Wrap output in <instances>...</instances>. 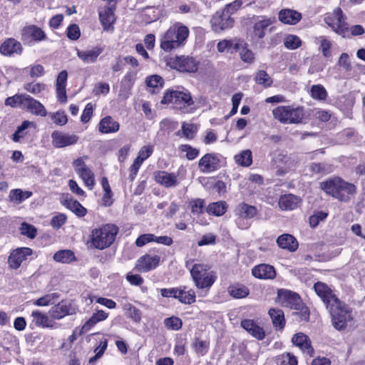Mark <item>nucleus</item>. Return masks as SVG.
<instances>
[{
  "instance_id": "63",
  "label": "nucleus",
  "mask_w": 365,
  "mask_h": 365,
  "mask_svg": "<svg viewBox=\"0 0 365 365\" xmlns=\"http://www.w3.org/2000/svg\"><path fill=\"white\" fill-rule=\"evenodd\" d=\"M0 53L5 56L12 57L22 53V47H0Z\"/></svg>"
},
{
  "instance_id": "43",
  "label": "nucleus",
  "mask_w": 365,
  "mask_h": 365,
  "mask_svg": "<svg viewBox=\"0 0 365 365\" xmlns=\"http://www.w3.org/2000/svg\"><path fill=\"white\" fill-rule=\"evenodd\" d=\"M226 203L222 201L210 203L206 208L207 212L215 215L221 216L226 212Z\"/></svg>"
},
{
  "instance_id": "50",
  "label": "nucleus",
  "mask_w": 365,
  "mask_h": 365,
  "mask_svg": "<svg viewBox=\"0 0 365 365\" xmlns=\"http://www.w3.org/2000/svg\"><path fill=\"white\" fill-rule=\"evenodd\" d=\"M181 303L185 304H191L195 302V294L192 289L185 291V289L180 288V294L178 299Z\"/></svg>"
},
{
  "instance_id": "59",
  "label": "nucleus",
  "mask_w": 365,
  "mask_h": 365,
  "mask_svg": "<svg viewBox=\"0 0 365 365\" xmlns=\"http://www.w3.org/2000/svg\"><path fill=\"white\" fill-rule=\"evenodd\" d=\"M26 69H29V75L32 78L42 77L45 73L44 68L41 64L31 65Z\"/></svg>"
},
{
  "instance_id": "9",
  "label": "nucleus",
  "mask_w": 365,
  "mask_h": 365,
  "mask_svg": "<svg viewBox=\"0 0 365 365\" xmlns=\"http://www.w3.org/2000/svg\"><path fill=\"white\" fill-rule=\"evenodd\" d=\"M161 103L172 104L175 108L182 110L192 105L193 101L190 93L187 91L170 90L165 93Z\"/></svg>"
},
{
  "instance_id": "38",
  "label": "nucleus",
  "mask_w": 365,
  "mask_h": 365,
  "mask_svg": "<svg viewBox=\"0 0 365 365\" xmlns=\"http://www.w3.org/2000/svg\"><path fill=\"white\" fill-rule=\"evenodd\" d=\"M235 163L242 167H249L252 163V153L249 149L241 151L234 156Z\"/></svg>"
},
{
  "instance_id": "53",
  "label": "nucleus",
  "mask_w": 365,
  "mask_h": 365,
  "mask_svg": "<svg viewBox=\"0 0 365 365\" xmlns=\"http://www.w3.org/2000/svg\"><path fill=\"white\" fill-rule=\"evenodd\" d=\"M164 324L168 329L178 331L182 328V322L179 317L173 316L165 319Z\"/></svg>"
},
{
  "instance_id": "1",
  "label": "nucleus",
  "mask_w": 365,
  "mask_h": 365,
  "mask_svg": "<svg viewBox=\"0 0 365 365\" xmlns=\"http://www.w3.org/2000/svg\"><path fill=\"white\" fill-rule=\"evenodd\" d=\"M320 188L327 194L341 202H348L350 200V195H354L356 191L354 184L346 182L340 178H330L322 182Z\"/></svg>"
},
{
  "instance_id": "37",
  "label": "nucleus",
  "mask_w": 365,
  "mask_h": 365,
  "mask_svg": "<svg viewBox=\"0 0 365 365\" xmlns=\"http://www.w3.org/2000/svg\"><path fill=\"white\" fill-rule=\"evenodd\" d=\"M228 294L234 299H242L246 297L249 293V289L240 284H231L227 288Z\"/></svg>"
},
{
  "instance_id": "55",
  "label": "nucleus",
  "mask_w": 365,
  "mask_h": 365,
  "mask_svg": "<svg viewBox=\"0 0 365 365\" xmlns=\"http://www.w3.org/2000/svg\"><path fill=\"white\" fill-rule=\"evenodd\" d=\"M279 365H297V358L290 353L283 354L277 358Z\"/></svg>"
},
{
  "instance_id": "54",
  "label": "nucleus",
  "mask_w": 365,
  "mask_h": 365,
  "mask_svg": "<svg viewBox=\"0 0 365 365\" xmlns=\"http://www.w3.org/2000/svg\"><path fill=\"white\" fill-rule=\"evenodd\" d=\"M154 151V145L149 144L143 145L140 148L136 158L142 161L143 163L150 158Z\"/></svg>"
},
{
  "instance_id": "60",
  "label": "nucleus",
  "mask_w": 365,
  "mask_h": 365,
  "mask_svg": "<svg viewBox=\"0 0 365 365\" xmlns=\"http://www.w3.org/2000/svg\"><path fill=\"white\" fill-rule=\"evenodd\" d=\"M191 212L193 215H198L202 213L204 210V200L200 198L192 200L190 202Z\"/></svg>"
},
{
  "instance_id": "36",
  "label": "nucleus",
  "mask_w": 365,
  "mask_h": 365,
  "mask_svg": "<svg viewBox=\"0 0 365 365\" xmlns=\"http://www.w3.org/2000/svg\"><path fill=\"white\" fill-rule=\"evenodd\" d=\"M78 56L85 63H92L102 52L101 49L96 47L91 50H79L76 48Z\"/></svg>"
},
{
  "instance_id": "14",
  "label": "nucleus",
  "mask_w": 365,
  "mask_h": 365,
  "mask_svg": "<svg viewBox=\"0 0 365 365\" xmlns=\"http://www.w3.org/2000/svg\"><path fill=\"white\" fill-rule=\"evenodd\" d=\"M314 289L316 294L322 300L327 309L329 308L331 304L339 300L331 288L324 282H316L314 284Z\"/></svg>"
},
{
  "instance_id": "34",
  "label": "nucleus",
  "mask_w": 365,
  "mask_h": 365,
  "mask_svg": "<svg viewBox=\"0 0 365 365\" xmlns=\"http://www.w3.org/2000/svg\"><path fill=\"white\" fill-rule=\"evenodd\" d=\"M63 205L78 217H84L87 213V210L71 196L66 197L63 200Z\"/></svg>"
},
{
  "instance_id": "13",
  "label": "nucleus",
  "mask_w": 365,
  "mask_h": 365,
  "mask_svg": "<svg viewBox=\"0 0 365 365\" xmlns=\"http://www.w3.org/2000/svg\"><path fill=\"white\" fill-rule=\"evenodd\" d=\"M273 161L277 168V175L281 176L294 170L297 165V161L294 158L282 152L277 154Z\"/></svg>"
},
{
  "instance_id": "8",
  "label": "nucleus",
  "mask_w": 365,
  "mask_h": 365,
  "mask_svg": "<svg viewBox=\"0 0 365 365\" xmlns=\"http://www.w3.org/2000/svg\"><path fill=\"white\" fill-rule=\"evenodd\" d=\"M189 36V29L180 23L170 26L163 36V41L160 46H170L176 43L178 46L185 44Z\"/></svg>"
},
{
  "instance_id": "12",
  "label": "nucleus",
  "mask_w": 365,
  "mask_h": 365,
  "mask_svg": "<svg viewBox=\"0 0 365 365\" xmlns=\"http://www.w3.org/2000/svg\"><path fill=\"white\" fill-rule=\"evenodd\" d=\"M222 156L217 153H207L198 161V168L202 173H211L220 168Z\"/></svg>"
},
{
  "instance_id": "7",
  "label": "nucleus",
  "mask_w": 365,
  "mask_h": 365,
  "mask_svg": "<svg viewBox=\"0 0 365 365\" xmlns=\"http://www.w3.org/2000/svg\"><path fill=\"white\" fill-rule=\"evenodd\" d=\"M324 21L339 35L346 36L349 34V25L346 22V17L342 10L339 7L334 9L332 12L327 13Z\"/></svg>"
},
{
  "instance_id": "42",
  "label": "nucleus",
  "mask_w": 365,
  "mask_h": 365,
  "mask_svg": "<svg viewBox=\"0 0 365 365\" xmlns=\"http://www.w3.org/2000/svg\"><path fill=\"white\" fill-rule=\"evenodd\" d=\"M31 317H33V322L37 327H48L51 326V321L46 314L36 310L32 312Z\"/></svg>"
},
{
  "instance_id": "30",
  "label": "nucleus",
  "mask_w": 365,
  "mask_h": 365,
  "mask_svg": "<svg viewBox=\"0 0 365 365\" xmlns=\"http://www.w3.org/2000/svg\"><path fill=\"white\" fill-rule=\"evenodd\" d=\"M119 129V123L109 115L102 118L98 125L99 131L104 134L116 133Z\"/></svg>"
},
{
  "instance_id": "20",
  "label": "nucleus",
  "mask_w": 365,
  "mask_h": 365,
  "mask_svg": "<svg viewBox=\"0 0 365 365\" xmlns=\"http://www.w3.org/2000/svg\"><path fill=\"white\" fill-rule=\"evenodd\" d=\"M292 343L305 354L312 356L314 354V349L312 342L308 336L304 333L299 332L295 334L292 339Z\"/></svg>"
},
{
  "instance_id": "29",
  "label": "nucleus",
  "mask_w": 365,
  "mask_h": 365,
  "mask_svg": "<svg viewBox=\"0 0 365 365\" xmlns=\"http://www.w3.org/2000/svg\"><path fill=\"white\" fill-rule=\"evenodd\" d=\"M134 76L129 73H127L120 82L118 96L122 100H125L131 95V88L134 84Z\"/></svg>"
},
{
  "instance_id": "4",
  "label": "nucleus",
  "mask_w": 365,
  "mask_h": 365,
  "mask_svg": "<svg viewBox=\"0 0 365 365\" xmlns=\"http://www.w3.org/2000/svg\"><path fill=\"white\" fill-rule=\"evenodd\" d=\"M191 277L195 287L200 289H210L217 279L210 266L204 263H195L191 269Z\"/></svg>"
},
{
  "instance_id": "64",
  "label": "nucleus",
  "mask_w": 365,
  "mask_h": 365,
  "mask_svg": "<svg viewBox=\"0 0 365 365\" xmlns=\"http://www.w3.org/2000/svg\"><path fill=\"white\" fill-rule=\"evenodd\" d=\"M163 83V79L158 75L151 76L146 79V84L150 88L162 87Z\"/></svg>"
},
{
  "instance_id": "51",
  "label": "nucleus",
  "mask_w": 365,
  "mask_h": 365,
  "mask_svg": "<svg viewBox=\"0 0 365 365\" xmlns=\"http://www.w3.org/2000/svg\"><path fill=\"white\" fill-rule=\"evenodd\" d=\"M236 52L240 53L241 59L246 63H251L254 59L255 56L253 52L248 49L247 47H233Z\"/></svg>"
},
{
  "instance_id": "33",
  "label": "nucleus",
  "mask_w": 365,
  "mask_h": 365,
  "mask_svg": "<svg viewBox=\"0 0 365 365\" xmlns=\"http://www.w3.org/2000/svg\"><path fill=\"white\" fill-rule=\"evenodd\" d=\"M268 314L275 330L282 331L286 323L283 311L279 309L272 308L269 309Z\"/></svg>"
},
{
  "instance_id": "11",
  "label": "nucleus",
  "mask_w": 365,
  "mask_h": 365,
  "mask_svg": "<svg viewBox=\"0 0 365 365\" xmlns=\"http://www.w3.org/2000/svg\"><path fill=\"white\" fill-rule=\"evenodd\" d=\"M167 64L180 72L195 73L198 69L200 61L188 56H177L167 60Z\"/></svg>"
},
{
  "instance_id": "49",
  "label": "nucleus",
  "mask_w": 365,
  "mask_h": 365,
  "mask_svg": "<svg viewBox=\"0 0 365 365\" xmlns=\"http://www.w3.org/2000/svg\"><path fill=\"white\" fill-rule=\"evenodd\" d=\"M255 80L259 85L263 86L264 88L271 86L273 83L272 78L264 71H259L255 76Z\"/></svg>"
},
{
  "instance_id": "41",
  "label": "nucleus",
  "mask_w": 365,
  "mask_h": 365,
  "mask_svg": "<svg viewBox=\"0 0 365 365\" xmlns=\"http://www.w3.org/2000/svg\"><path fill=\"white\" fill-rule=\"evenodd\" d=\"M58 292L47 294L33 302V304L38 307H46L54 304L59 298Z\"/></svg>"
},
{
  "instance_id": "18",
  "label": "nucleus",
  "mask_w": 365,
  "mask_h": 365,
  "mask_svg": "<svg viewBox=\"0 0 365 365\" xmlns=\"http://www.w3.org/2000/svg\"><path fill=\"white\" fill-rule=\"evenodd\" d=\"M32 250L29 247H21L14 250L9 255L8 262L12 269L19 268L21 263L31 255Z\"/></svg>"
},
{
  "instance_id": "26",
  "label": "nucleus",
  "mask_w": 365,
  "mask_h": 365,
  "mask_svg": "<svg viewBox=\"0 0 365 365\" xmlns=\"http://www.w3.org/2000/svg\"><path fill=\"white\" fill-rule=\"evenodd\" d=\"M75 312L74 309H72L71 304L61 302L52 307L50 311L51 316L55 319H61L64 317L73 314Z\"/></svg>"
},
{
  "instance_id": "39",
  "label": "nucleus",
  "mask_w": 365,
  "mask_h": 365,
  "mask_svg": "<svg viewBox=\"0 0 365 365\" xmlns=\"http://www.w3.org/2000/svg\"><path fill=\"white\" fill-rule=\"evenodd\" d=\"M53 258L57 262L67 264L76 260L74 252L70 250H59L53 255Z\"/></svg>"
},
{
  "instance_id": "57",
  "label": "nucleus",
  "mask_w": 365,
  "mask_h": 365,
  "mask_svg": "<svg viewBox=\"0 0 365 365\" xmlns=\"http://www.w3.org/2000/svg\"><path fill=\"white\" fill-rule=\"evenodd\" d=\"M123 308L128 312V316L133 321L139 322L141 320V312L135 307L131 304H126Z\"/></svg>"
},
{
  "instance_id": "28",
  "label": "nucleus",
  "mask_w": 365,
  "mask_h": 365,
  "mask_svg": "<svg viewBox=\"0 0 365 365\" xmlns=\"http://www.w3.org/2000/svg\"><path fill=\"white\" fill-rule=\"evenodd\" d=\"M279 20L286 24L294 25L302 19V14L292 9H282L279 12Z\"/></svg>"
},
{
  "instance_id": "15",
  "label": "nucleus",
  "mask_w": 365,
  "mask_h": 365,
  "mask_svg": "<svg viewBox=\"0 0 365 365\" xmlns=\"http://www.w3.org/2000/svg\"><path fill=\"white\" fill-rule=\"evenodd\" d=\"M274 18L261 16L254 24L251 35L252 41L258 43L266 34L267 29L274 22Z\"/></svg>"
},
{
  "instance_id": "25",
  "label": "nucleus",
  "mask_w": 365,
  "mask_h": 365,
  "mask_svg": "<svg viewBox=\"0 0 365 365\" xmlns=\"http://www.w3.org/2000/svg\"><path fill=\"white\" fill-rule=\"evenodd\" d=\"M253 276L259 279H274L276 276V272L272 265L261 264L255 266L252 269Z\"/></svg>"
},
{
  "instance_id": "27",
  "label": "nucleus",
  "mask_w": 365,
  "mask_h": 365,
  "mask_svg": "<svg viewBox=\"0 0 365 365\" xmlns=\"http://www.w3.org/2000/svg\"><path fill=\"white\" fill-rule=\"evenodd\" d=\"M278 246L284 250H287L289 252H295L299 244L296 238L289 234H283L278 237L277 239Z\"/></svg>"
},
{
  "instance_id": "48",
  "label": "nucleus",
  "mask_w": 365,
  "mask_h": 365,
  "mask_svg": "<svg viewBox=\"0 0 365 365\" xmlns=\"http://www.w3.org/2000/svg\"><path fill=\"white\" fill-rule=\"evenodd\" d=\"M31 125H34V123L29 120L23 121L21 125L17 127L16 130L12 135L11 139L13 141L16 143L19 142L20 140L26 135L25 130H26Z\"/></svg>"
},
{
  "instance_id": "24",
  "label": "nucleus",
  "mask_w": 365,
  "mask_h": 365,
  "mask_svg": "<svg viewBox=\"0 0 365 365\" xmlns=\"http://www.w3.org/2000/svg\"><path fill=\"white\" fill-rule=\"evenodd\" d=\"M116 7L114 4L111 6H105L99 11V19L104 29L109 30L113 28V24L115 21V11Z\"/></svg>"
},
{
  "instance_id": "19",
  "label": "nucleus",
  "mask_w": 365,
  "mask_h": 365,
  "mask_svg": "<svg viewBox=\"0 0 365 365\" xmlns=\"http://www.w3.org/2000/svg\"><path fill=\"white\" fill-rule=\"evenodd\" d=\"M154 178L156 182L167 188L175 187L180 182L177 174L163 170L155 172Z\"/></svg>"
},
{
  "instance_id": "5",
  "label": "nucleus",
  "mask_w": 365,
  "mask_h": 365,
  "mask_svg": "<svg viewBox=\"0 0 365 365\" xmlns=\"http://www.w3.org/2000/svg\"><path fill=\"white\" fill-rule=\"evenodd\" d=\"M327 309L331 314L332 325L337 330L344 329L347 324L353 320L352 309L340 300Z\"/></svg>"
},
{
  "instance_id": "35",
  "label": "nucleus",
  "mask_w": 365,
  "mask_h": 365,
  "mask_svg": "<svg viewBox=\"0 0 365 365\" xmlns=\"http://www.w3.org/2000/svg\"><path fill=\"white\" fill-rule=\"evenodd\" d=\"M312 175H324L334 171V166L328 163H312L309 165Z\"/></svg>"
},
{
  "instance_id": "52",
  "label": "nucleus",
  "mask_w": 365,
  "mask_h": 365,
  "mask_svg": "<svg viewBox=\"0 0 365 365\" xmlns=\"http://www.w3.org/2000/svg\"><path fill=\"white\" fill-rule=\"evenodd\" d=\"M179 150L181 153H185V157L189 160L195 159L200 153V150L198 149L192 148L191 145L187 144L181 145L179 147Z\"/></svg>"
},
{
  "instance_id": "23",
  "label": "nucleus",
  "mask_w": 365,
  "mask_h": 365,
  "mask_svg": "<svg viewBox=\"0 0 365 365\" xmlns=\"http://www.w3.org/2000/svg\"><path fill=\"white\" fill-rule=\"evenodd\" d=\"M241 327L245 329L252 336L258 340H262L265 336V332L262 327H259L253 319H243Z\"/></svg>"
},
{
  "instance_id": "21",
  "label": "nucleus",
  "mask_w": 365,
  "mask_h": 365,
  "mask_svg": "<svg viewBox=\"0 0 365 365\" xmlns=\"http://www.w3.org/2000/svg\"><path fill=\"white\" fill-rule=\"evenodd\" d=\"M46 38L42 29L35 25L26 26L22 30V39L26 42L40 41Z\"/></svg>"
},
{
  "instance_id": "62",
  "label": "nucleus",
  "mask_w": 365,
  "mask_h": 365,
  "mask_svg": "<svg viewBox=\"0 0 365 365\" xmlns=\"http://www.w3.org/2000/svg\"><path fill=\"white\" fill-rule=\"evenodd\" d=\"M193 346L195 352L200 356H205L208 351V344L205 341L197 339Z\"/></svg>"
},
{
  "instance_id": "46",
  "label": "nucleus",
  "mask_w": 365,
  "mask_h": 365,
  "mask_svg": "<svg viewBox=\"0 0 365 365\" xmlns=\"http://www.w3.org/2000/svg\"><path fill=\"white\" fill-rule=\"evenodd\" d=\"M80 178L83 180L85 185L90 189L92 190L95 185V177L93 172L90 168H86L78 174Z\"/></svg>"
},
{
  "instance_id": "6",
  "label": "nucleus",
  "mask_w": 365,
  "mask_h": 365,
  "mask_svg": "<svg viewBox=\"0 0 365 365\" xmlns=\"http://www.w3.org/2000/svg\"><path fill=\"white\" fill-rule=\"evenodd\" d=\"M279 302L284 307L294 310H300L301 319L307 322L309 319V311L303 306L299 295L289 290L280 289L278 291Z\"/></svg>"
},
{
  "instance_id": "58",
  "label": "nucleus",
  "mask_w": 365,
  "mask_h": 365,
  "mask_svg": "<svg viewBox=\"0 0 365 365\" xmlns=\"http://www.w3.org/2000/svg\"><path fill=\"white\" fill-rule=\"evenodd\" d=\"M50 117L53 122L58 125H64L68 122L67 115L64 111L58 110L55 113H50Z\"/></svg>"
},
{
  "instance_id": "16",
  "label": "nucleus",
  "mask_w": 365,
  "mask_h": 365,
  "mask_svg": "<svg viewBox=\"0 0 365 365\" xmlns=\"http://www.w3.org/2000/svg\"><path fill=\"white\" fill-rule=\"evenodd\" d=\"M52 144L55 148H62L77 143L79 137L75 134H70L58 130L51 133Z\"/></svg>"
},
{
  "instance_id": "45",
  "label": "nucleus",
  "mask_w": 365,
  "mask_h": 365,
  "mask_svg": "<svg viewBox=\"0 0 365 365\" xmlns=\"http://www.w3.org/2000/svg\"><path fill=\"white\" fill-rule=\"evenodd\" d=\"M26 96L27 94L24 93L16 94L13 96L6 98L4 103L6 106H11L12 108L20 106L23 108L25 101L26 100Z\"/></svg>"
},
{
  "instance_id": "44",
  "label": "nucleus",
  "mask_w": 365,
  "mask_h": 365,
  "mask_svg": "<svg viewBox=\"0 0 365 365\" xmlns=\"http://www.w3.org/2000/svg\"><path fill=\"white\" fill-rule=\"evenodd\" d=\"M310 96L312 98L318 101H324L328 96L325 88L321 84L313 85L310 89Z\"/></svg>"
},
{
  "instance_id": "17",
  "label": "nucleus",
  "mask_w": 365,
  "mask_h": 365,
  "mask_svg": "<svg viewBox=\"0 0 365 365\" xmlns=\"http://www.w3.org/2000/svg\"><path fill=\"white\" fill-rule=\"evenodd\" d=\"M160 259V255L149 252L137 260L136 268L140 272H149L159 265Z\"/></svg>"
},
{
  "instance_id": "56",
  "label": "nucleus",
  "mask_w": 365,
  "mask_h": 365,
  "mask_svg": "<svg viewBox=\"0 0 365 365\" xmlns=\"http://www.w3.org/2000/svg\"><path fill=\"white\" fill-rule=\"evenodd\" d=\"M21 233L29 238L34 239L37 232V230L34 226L27 222H22L20 226Z\"/></svg>"
},
{
  "instance_id": "10",
  "label": "nucleus",
  "mask_w": 365,
  "mask_h": 365,
  "mask_svg": "<svg viewBox=\"0 0 365 365\" xmlns=\"http://www.w3.org/2000/svg\"><path fill=\"white\" fill-rule=\"evenodd\" d=\"M237 4L235 1L234 5H229L222 11H217L212 17L210 23L214 31H220L224 29H230L233 26L234 19L231 17V11ZM240 6V3H237Z\"/></svg>"
},
{
  "instance_id": "61",
  "label": "nucleus",
  "mask_w": 365,
  "mask_h": 365,
  "mask_svg": "<svg viewBox=\"0 0 365 365\" xmlns=\"http://www.w3.org/2000/svg\"><path fill=\"white\" fill-rule=\"evenodd\" d=\"M182 135L187 140H192L196 133L195 127L193 124L183 123L182 125Z\"/></svg>"
},
{
  "instance_id": "32",
  "label": "nucleus",
  "mask_w": 365,
  "mask_h": 365,
  "mask_svg": "<svg viewBox=\"0 0 365 365\" xmlns=\"http://www.w3.org/2000/svg\"><path fill=\"white\" fill-rule=\"evenodd\" d=\"M235 215L242 219H252L257 214V209L245 202L240 203L235 210Z\"/></svg>"
},
{
  "instance_id": "40",
  "label": "nucleus",
  "mask_w": 365,
  "mask_h": 365,
  "mask_svg": "<svg viewBox=\"0 0 365 365\" xmlns=\"http://www.w3.org/2000/svg\"><path fill=\"white\" fill-rule=\"evenodd\" d=\"M32 195L30 191H23L21 189H13L9 192V198L12 202L21 203Z\"/></svg>"
},
{
  "instance_id": "2",
  "label": "nucleus",
  "mask_w": 365,
  "mask_h": 365,
  "mask_svg": "<svg viewBox=\"0 0 365 365\" xmlns=\"http://www.w3.org/2000/svg\"><path fill=\"white\" fill-rule=\"evenodd\" d=\"M118 227L113 224H106L91 231V243L98 250L109 247L115 241Z\"/></svg>"
},
{
  "instance_id": "31",
  "label": "nucleus",
  "mask_w": 365,
  "mask_h": 365,
  "mask_svg": "<svg viewBox=\"0 0 365 365\" xmlns=\"http://www.w3.org/2000/svg\"><path fill=\"white\" fill-rule=\"evenodd\" d=\"M301 200L299 197L288 194L280 197L279 206L283 210H292L296 209L300 204Z\"/></svg>"
},
{
  "instance_id": "3",
  "label": "nucleus",
  "mask_w": 365,
  "mask_h": 365,
  "mask_svg": "<svg viewBox=\"0 0 365 365\" xmlns=\"http://www.w3.org/2000/svg\"><path fill=\"white\" fill-rule=\"evenodd\" d=\"M273 117L284 124H298L303 121V106H279L272 110Z\"/></svg>"
},
{
  "instance_id": "22",
  "label": "nucleus",
  "mask_w": 365,
  "mask_h": 365,
  "mask_svg": "<svg viewBox=\"0 0 365 365\" xmlns=\"http://www.w3.org/2000/svg\"><path fill=\"white\" fill-rule=\"evenodd\" d=\"M23 108L37 116L46 117L48 114L45 106L29 95L26 96Z\"/></svg>"
},
{
  "instance_id": "47",
  "label": "nucleus",
  "mask_w": 365,
  "mask_h": 365,
  "mask_svg": "<svg viewBox=\"0 0 365 365\" xmlns=\"http://www.w3.org/2000/svg\"><path fill=\"white\" fill-rule=\"evenodd\" d=\"M24 89L36 96L46 89V85L39 82L26 83L24 84Z\"/></svg>"
}]
</instances>
